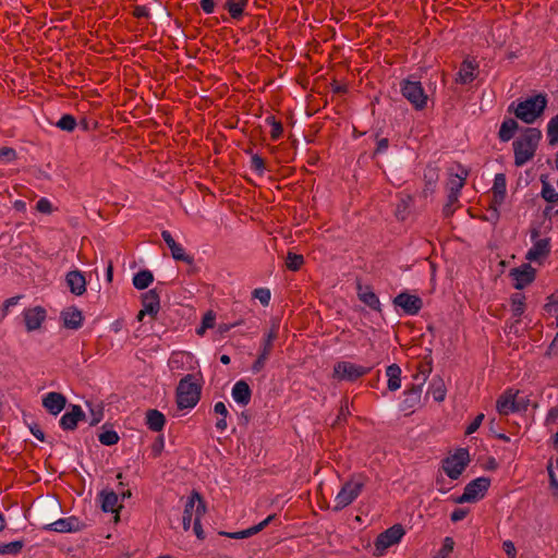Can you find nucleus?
Wrapping results in <instances>:
<instances>
[{
    "label": "nucleus",
    "instance_id": "61",
    "mask_svg": "<svg viewBox=\"0 0 558 558\" xmlns=\"http://www.w3.org/2000/svg\"><path fill=\"white\" fill-rule=\"evenodd\" d=\"M16 158L15 149L11 147L0 148V159L14 160Z\"/></svg>",
    "mask_w": 558,
    "mask_h": 558
},
{
    "label": "nucleus",
    "instance_id": "13",
    "mask_svg": "<svg viewBox=\"0 0 558 558\" xmlns=\"http://www.w3.org/2000/svg\"><path fill=\"white\" fill-rule=\"evenodd\" d=\"M518 390L507 389L497 398L496 410L500 415L507 416L511 413L526 410V404L521 405L520 401H518Z\"/></svg>",
    "mask_w": 558,
    "mask_h": 558
},
{
    "label": "nucleus",
    "instance_id": "56",
    "mask_svg": "<svg viewBox=\"0 0 558 558\" xmlns=\"http://www.w3.org/2000/svg\"><path fill=\"white\" fill-rule=\"evenodd\" d=\"M548 476H549V485L554 489V494L558 497V480L553 470V463L549 462L547 465Z\"/></svg>",
    "mask_w": 558,
    "mask_h": 558
},
{
    "label": "nucleus",
    "instance_id": "57",
    "mask_svg": "<svg viewBox=\"0 0 558 558\" xmlns=\"http://www.w3.org/2000/svg\"><path fill=\"white\" fill-rule=\"evenodd\" d=\"M468 514H469V509L456 508L451 512L450 519L452 522H459V521L463 520Z\"/></svg>",
    "mask_w": 558,
    "mask_h": 558
},
{
    "label": "nucleus",
    "instance_id": "32",
    "mask_svg": "<svg viewBox=\"0 0 558 558\" xmlns=\"http://www.w3.org/2000/svg\"><path fill=\"white\" fill-rule=\"evenodd\" d=\"M460 172L456 174H450L448 182V191L457 194H461V190L465 185L466 179L469 177V170L462 166H459Z\"/></svg>",
    "mask_w": 558,
    "mask_h": 558
},
{
    "label": "nucleus",
    "instance_id": "44",
    "mask_svg": "<svg viewBox=\"0 0 558 558\" xmlns=\"http://www.w3.org/2000/svg\"><path fill=\"white\" fill-rule=\"evenodd\" d=\"M547 138L550 146L558 144V113L547 124Z\"/></svg>",
    "mask_w": 558,
    "mask_h": 558
},
{
    "label": "nucleus",
    "instance_id": "40",
    "mask_svg": "<svg viewBox=\"0 0 558 558\" xmlns=\"http://www.w3.org/2000/svg\"><path fill=\"white\" fill-rule=\"evenodd\" d=\"M266 123L271 126L270 138L272 141H278L283 134V125L282 122L277 120L274 114L266 117Z\"/></svg>",
    "mask_w": 558,
    "mask_h": 558
},
{
    "label": "nucleus",
    "instance_id": "15",
    "mask_svg": "<svg viewBox=\"0 0 558 558\" xmlns=\"http://www.w3.org/2000/svg\"><path fill=\"white\" fill-rule=\"evenodd\" d=\"M393 304L403 310L408 315H416L423 307V301L420 296L401 292L393 299Z\"/></svg>",
    "mask_w": 558,
    "mask_h": 558
},
{
    "label": "nucleus",
    "instance_id": "36",
    "mask_svg": "<svg viewBox=\"0 0 558 558\" xmlns=\"http://www.w3.org/2000/svg\"><path fill=\"white\" fill-rule=\"evenodd\" d=\"M519 124L518 122L512 118H507L502 121L498 137L501 142H509L515 134V131L518 130Z\"/></svg>",
    "mask_w": 558,
    "mask_h": 558
},
{
    "label": "nucleus",
    "instance_id": "30",
    "mask_svg": "<svg viewBox=\"0 0 558 558\" xmlns=\"http://www.w3.org/2000/svg\"><path fill=\"white\" fill-rule=\"evenodd\" d=\"M510 307L512 317L515 318V323H520L521 316L526 308V296L524 293L515 292L510 296Z\"/></svg>",
    "mask_w": 558,
    "mask_h": 558
},
{
    "label": "nucleus",
    "instance_id": "39",
    "mask_svg": "<svg viewBox=\"0 0 558 558\" xmlns=\"http://www.w3.org/2000/svg\"><path fill=\"white\" fill-rule=\"evenodd\" d=\"M412 203L413 197L411 195H407L399 201L395 210V216L398 220L404 221L407 219Z\"/></svg>",
    "mask_w": 558,
    "mask_h": 558
},
{
    "label": "nucleus",
    "instance_id": "31",
    "mask_svg": "<svg viewBox=\"0 0 558 558\" xmlns=\"http://www.w3.org/2000/svg\"><path fill=\"white\" fill-rule=\"evenodd\" d=\"M101 509L104 512H118L121 506L118 505V495L113 490H101L99 494Z\"/></svg>",
    "mask_w": 558,
    "mask_h": 558
},
{
    "label": "nucleus",
    "instance_id": "43",
    "mask_svg": "<svg viewBox=\"0 0 558 558\" xmlns=\"http://www.w3.org/2000/svg\"><path fill=\"white\" fill-rule=\"evenodd\" d=\"M56 126L65 132H73L77 126V121L74 116L65 113L56 122Z\"/></svg>",
    "mask_w": 558,
    "mask_h": 558
},
{
    "label": "nucleus",
    "instance_id": "9",
    "mask_svg": "<svg viewBox=\"0 0 558 558\" xmlns=\"http://www.w3.org/2000/svg\"><path fill=\"white\" fill-rule=\"evenodd\" d=\"M404 534L405 530L400 523H396L384 532L379 533L374 542L377 556L383 555L389 547L398 544Z\"/></svg>",
    "mask_w": 558,
    "mask_h": 558
},
{
    "label": "nucleus",
    "instance_id": "41",
    "mask_svg": "<svg viewBox=\"0 0 558 558\" xmlns=\"http://www.w3.org/2000/svg\"><path fill=\"white\" fill-rule=\"evenodd\" d=\"M305 259L301 254H295L293 252H288L286 257V267L291 271H298L304 265Z\"/></svg>",
    "mask_w": 558,
    "mask_h": 558
},
{
    "label": "nucleus",
    "instance_id": "23",
    "mask_svg": "<svg viewBox=\"0 0 558 558\" xmlns=\"http://www.w3.org/2000/svg\"><path fill=\"white\" fill-rule=\"evenodd\" d=\"M275 519H276V514L275 513L274 514H269L265 520H263L258 524L253 525V526H251L248 529H245V530H242V531H238V532H231V533L223 532L221 534L227 536V537H229V538H233V539L247 538V537H251V536L257 534L258 532L263 531Z\"/></svg>",
    "mask_w": 558,
    "mask_h": 558
},
{
    "label": "nucleus",
    "instance_id": "26",
    "mask_svg": "<svg viewBox=\"0 0 558 558\" xmlns=\"http://www.w3.org/2000/svg\"><path fill=\"white\" fill-rule=\"evenodd\" d=\"M142 305L148 315L156 318L160 310V298L156 289H151L142 294Z\"/></svg>",
    "mask_w": 558,
    "mask_h": 558
},
{
    "label": "nucleus",
    "instance_id": "1",
    "mask_svg": "<svg viewBox=\"0 0 558 558\" xmlns=\"http://www.w3.org/2000/svg\"><path fill=\"white\" fill-rule=\"evenodd\" d=\"M203 376L201 372L187 374L180 379L175 389V402L180 410L193 409L201 400Z\"/></svg>",
    "mask_w": 558,
    "mask_h": 558
},
{
    "label": "nucleus",
    "instance_id": "16",
    "mask_svg": "<svg viewBox=\"0 0 558 558\" xmlns=\"http://www.w3.org/2000/svg\"><path fill=\"white\" fill-rule=\"evenodd\" d=\"M85 524L78 518L72 515L59 519L45 526V530L58 533H73L83 530Z\"/></svg>",
    "mask_w": 558,
    "mask_h": 558
},
{
    "label": "nucleus",
    "instance_id": "34",
    "mask_svg": "<svg viewBox=\"0 0 558 558\" xmlns=\"http://www.w3.org/2000/svg\"><path fill=\"white\" fill-rule=\"evenodd\" d=\"M401 367L396 363L387 366L386 375L388 377V390L396 391L401 387Z\"/></svg>",
    "mask_w": 558,
    "mask_h": 558
},
{
    "label": "nucleus",
    "instance_id": "59",
    "mask_svg": "<svg viewBox=\"0 0 558 558\" xmlns=\"http://www.w3.org/2000/svg\"><path fill=\"white\" fill-rule=\"evenodd\" d=\"M216 315L213 311H208L204 314L202 318V324L207 328H213L215 326Z\"/></svg>",
    "mask_w": 558,
    "mask_h": 558
},
{
    "label": "nucleus",
    "instance_id": "6",
    "mask_svg": "<svg viewBox=\"0 0 558 558\" xmlns=\"http://www.w3.org/2000/svg\"><path fill=\"white\" fill-rule=\"evenodd\" d=\"M470 463V453L466 448H458L452 456L441 461V468L448 477L458 480Z\"/></svg>",
    "mask_w": 558,
    "mask_h": 558
},
{
    "label": "nucleus",
    "instance_id": "29",
    "mask_svg": "<svg viewBox=\"0 0 558 558\" xmlns=\"http://www.w3.org/2000/svg\"><path fill=\"white\" fill-rule=\"evenodd\" d=\"M424 189H423V196L428 197L429 195L434 194L436 190V184L439 180V172L437 168L428 167L424 171Z\"/></svg>",
    "mask_w": 558,
    "mask_h": 558
},
{
    "label": "nucleus",
    "instance_id": "27",
    "mask_svg": "<svg viewBox=\"0 0 558 558\" xmlns=\"http://www.w3.org/2000/svg\"><path fill=\"white\" fill-rule=\"evenodd\" d=\"M232 398L241 405H247L252 399V390L245 380H239L234 384L232 391Z\"/></svg>",
    "mask_w": 558,
    "mask_h": 558
},
{
    "label": "nucleus",
    "instance_id": "37",
    "mask_svg": "<svg viewBox=\"0 0 558 558\" xmlns=\"http://www.w3.org/2000/svg\"><path fill=\"white\" fill-rule=\"evenodd\" d=\"M446 393H447V389H446V386L441 378L433 380L429 384L427 395H430L435 401H437V402L444 401L446 398Z\"/></svg>",
    "mask_w": 558,
    "mask_h": 558
},
{
    "label": "nucleus",
    "instance_id": "12",
    "mask_svg": "<svg viewBox=\"0 0 558 558\" xmlns=\"http://www.w3.org/2000/svg\"><path fill=\"white\" fill-rule=\"evenodd\" d=\"M541 232L538 229H531V240L533 246L527 251L525 258L530 262H539L550 254V238H539Z\"/></svg>",
    "mask_w": 558,
    "mask_h": 558
},
{
    "label": "nucleus",
    "instance_id": "25",
    "mask_svg": "<svg viewBox=\"0 0 558 558\" xmlns=\"http://www.w3.org/2000/svg\"><path fill=\"white\" fill-rule=\"evenodd\" d=\"M61 319L65 328L76 330L83 325L84 317L78 308L71 306L61 312Z\"/></svg>",
    "mask_w": 558,
    "mask_h": 558
},
{
    "label": "nucleus",
    "instance_id": "11",
    "mask_svg": "<svg viewBox=\"0 0 558 558\" xmlns=\"http://www.w3.org/2000/svg\"><path fill=\"white\" fill-rule=\"evenodd\" d=\"M196 502H197V505H196V509H195V518H202L206 512V502H205L203 496L201 495V493L197 492L196 489H193L191 492L190 496L187 497V500L184 506V511H183V517H182V525H183L184 531H189L191 527L192 515H193V511H194Z\"/></svg>",
    "mask_w": 558,
    "mask_h": 558
},
{
    "label": "nucleus",
    "instance_id": "17",
    "mask_svg": "<svg viewBox=\"0 0 558 558\" xmlns=\"http://www.w3.org/2000/svg\"><path fill=\"white\" fill-rule=\"evenodd\" d=\"M478 75V63L476 60L465 58L459 69V72L456 77V83L458 84H470L472 83Z\"/></svg>",
    "mask_w": 558,
    "mask_h": 558
},
{
    "label": "nucleus",
    "instance_id": "18",
    "mask_svg": "<svg viewBox=\"0 0 558 558\" xmlns=\"http://www.w3.org/2000/svg\"><path fill=\"white\" fill-rule=\"evenodd\" d=\"M47 317V312L43 306H35L25 308L23 312V318L27 331H34L41 327V324Z\"/></svg>",
    "mask_w": 558,
    "mask_h": 558
},
{
    "label": "nucleus",
    "instance_id": "42",
    "mask_svg": "<svg viewBox=\"0 0 558 558\" xmlns=\"http://www.w3.org/2000/svg\"><path fill=\"white\" fill-rule=\"evenodd\" d=\"M24 541H14L7 544H0V555H19L24 548Z\"/></svg>",
    "mask_w": 558,
    "mask_h": 558
},
{
    "label": "nucleus",
    "instance_id": "7",
    "mask_svg": "<svg viewBox=\"0 0 558 558\" xmlns=\"http://www.w3.org/2000/svg\"><path fill=\"white\" fill-rule=\"evenodd\" d=\"M507 195V178L505 173H497L492 187V199L488 210L492 211V220L496 223L499 220V207L504 204Z\"/></svg>",
    "mask_w": 558,
    "mask_h": 558
},
{
    "label": "nucleus",
    "instance_id": "64",
    "mask_svg": "<svg viewBox=\"0 0 558 558\" xmlns=\"http://www.w3.org/2000/svg\"><path fill=\"white\" fill-rule=\"evenodd\" d=\"M272 349H274V343L263 339L259 354L269 357L272 352Z\"/></svg>",
    "mask_w": 558,
    "mask_h": 558
},
{
    "label": "nucleus",
    "instance_id": "54",
    "mask_svg": "<svg viewBox=\"0 0 558 558\" xmlns=\"http://www.w3.org/2000/svg\"><path fill=\"white\" fill-rule=\"evenodd\" d=\"M544 308L548 313L553 311L555 313H558V291H556L548 298V303L545 304Z\"/></svg>",
    "mask_w": 558,
    "mask_h": 558
},
{
    "label": "nucleus",
    "instance_id": "62",
    "mask_svg": "<svg viewBox=\"0 0 558 558\" xmlns=\"http://www.w3.org/2000/svg\"><path fill=\"white\" fill-rule=\"evenodd\" d=\"M20 299H21V296H20V295H16V296H12V298L7 299V300L3 302V305H2V316H7V315H8V312H9V308H10L11 306L16 305Z\"/></svg>",
    "mask_w": 558,
    "mask_h": 558
},
{
    "label": "nucleus",
    "instance_id": "48",
    "mask_svg": "<svg viewBox=\"0 0 558 558\" xmlns=\"http://www.w3.org/2000/svg\"><path fill=\"white\" fill-rule=\"evenodd\" d=\"M251 169L262 175L266 170V162L258 154H253L251 158Z\"/></svg>",
    "mask_w": 558,
    "mask_h": 558
},
{
    "label": "nucleus",
    "instance_id": "19",
    "mask_svg": "<svg viewBox=\"0 0 558 558\" xmlns=\"http://www.w3.org/2000/svg\"><path fill=\"white\" fill-rule=\"evenodd\" d=\"M86 418L85 412L77 404H71L70 410L65 412L60 418V427L65 430H74L80 421Z\"/></svg>",
    "mask_w": 558,
    "mask_h": 558
},
{
    "label": "nucleus",
    "instance_id": "45",
    "mask_svg": "<svg viewBox=\"0 0 558 558\" xmlns=\"http://www.w3.org/2000/svg\"><path fill=\"white\" fill-rule=\"evenodd\" d=\"M541 196L548 203L558 204V193L556 190L545 180H542Z\"/></svg>",
    "mask_w": 558,
    "mask_h": 558
},
{
    "label": "nucleus",
    "instance_id": "35",
    "mask_svg": "<svg viewBox=\"0 0 558 558\" xmlns=\"http://www.w3.org/2000/svg\"><path fill=\"white\" fill-rule=\"evenodd\" d=\"M422 386L423 384H412L410 387H408L404 391V404L408 409H412L415 405H417L421 401V395H422Z\"/></svg>",
    "mask_w": 558,
    "mask_h": 558
},
{
    "label": "nucleus",
    "instance_id": "3",
    "mask_svg": "<svg viewBox=\"0 0 558 558\" xmlns=\"http://www.w3.org/2000/svg\"><path fill=\"white\" fill-rule=\"evenodd\" d=\"M547 106V98L545 94H537L529 97L525 100L519 101L514 108V102L509 106V111L514 112L515 117L521 121L530 124L539 118Z\"/></svg>",
    "mask_w": 558,
    "mask_h": 558
},
{
    "label": "nucleus",
    "instance_id": "33",
    "mask_svg": "<svg viewBox=\"0 0 558 558\" xmlns=\"http://www.w3.org/2000/svg\"><path fill=\"white\" fill-rule=\"evenodd\" d=\"M146 425L153 432H161L166 425V417L160 411L150 409L146 412Z\"/></svg>",
    "mask_w": 558,
    "mask_h": 558
},
{
    "label": "nucleus",
    "instance_id": "58",
    "mask_svg": "<svg viewBox=\"0 0 558 558\" xmlns=\"http://www.w3.org/2000/svg\"><path fill=\"white\" fill-rule=\"evenodd\" d=\"M163 445H165L163 436H158L151 446V452L155 458L160 456V453L163 449Z\"/></svg>",
    "mask_w": 558,
    "mask_h": 558
},
{
    "label": "nucleus",
    "instance_id": "22",
    "mask_svg": "<svg viewBox=\"0 0 558 558\" xmlns=\"http://www.w3.org/2000/svg\"><path fill=\"white\" fill-rule=\"evenodd\" d=\"M66 404V398L60 392H49L43 399L44 408L52 415H58Z\"/></svg>",
    "mask_w": 558,
    "mask_h": 558
},
{
    "label": "nucleus",
    "instance_id": "52",
    "mask_svg": "<svg viewBox=\"0 0 558 558\" xmlns=\"http://www.w3.org/2000/svg\"><path fill=\"white\" fill-rule=\"evenodd\" d=\"M376 148L374 150V155H379L385 153L389 147V140L386 137L379 138V134L377 133L376 136Z\"/></svg>",
    "mask_w": 558,
    "mask_h": 558
},
{
    "label": "nucleus",
    "instance_id": "63",
    "mask_svg": "<svg viewBox=\"0 0 558 558\" xmlns=\"http://www.w3.org/2000/svg\"><path fill=\"white\" fill-rule=\"evenodd\" d=\"M201 9L206 14H211L215 11V0H199Z\"/></svg>",
    "mask_w": 558,
    "mask_h": 558
},
{
    "label": "nucleus",
    "instance_id": "55",
    "mask_svg": "<svg viewBox=\"0 0 558 558\" xmlns=\"http://www.w3.org/2000/svg\"><path fill=\"white\" fill-rule=\"evenodd\" d=\"M36 209L39 211V213H43V214H51L52 211V205L50 203L49 199L45 198V197H41L37 203H36Z\"/></svg>",
    "mask_w": 558,
    "mask_h": 558
},
{
    "label": "nucleus",
    "instance_id": "49",
    "mask_svg": "<svg viewBox=\"0 0 558 558\" xmlns=\"http://www.w3.org/2000/svg\"><path fill=\"white\" fill-rule=\"evenodd\" d=\"M351 415L350 409H349V401L348 399H343L341 401V405L339 409V413L337 415L336 423L340 424L341 422L347 423L348 417Z\"/></svg>",
    "mask_w": 558,
    "mask_h": 558
},
{
    "label": "nucleus",
    "instance_id": "38",
    "mask_svg": "<svg viewBox=\"0 0 558 558\" xmlns=\"http://www.w3.org/2000/svg\"><path fill=\"white\" fill-rule=\"evenodd\" d=\"M154 281V275L150 270H141L133 277V286L138 290H144Z\"/></svg>",
    "mask_w": 558,
    "mask_h": 558
},
{
    "label": "nucleus",
    "instance_id": "53",
    "mask_svg": "<svg viewBox=\"0 0 558 558\" xmlns=\"http://www.w3.org/2000/svg\"><path fill=\"white\" fill-rule=\"evenodd\" d=\"M268 359L269 357H267L265 355L258 354L257 359L253 362V364L251 366V371L254 374L260 373L264 369Z\"/></svg>",
    "mask_w": 558,
    "mask_h": 558
},
{
    "label": "nucleus",
    "instance_id": "46",
    "mask_svg": "<svg viewBox=\"0 0 558 558\" xmlns=\"http://www.w3.org/2000/svg\"><path fill=\"white\" fill-rule=\"evenodd\" d=\"M98 439L105 446H113L118 444L120 437L116 430L109 429L100 433Z\"/></svg>",
    "mask_w": 558,
    "mask_h": 558
},
{
    "label": "nucleus",
    "instance_id": "47",
    "mask_svg": "<svg viewBox=\"0 0 558 558\" xmlns=\"http://www.w3.org/2000/svg\"><path fill=\"white\" fill-rule=\"evenodd\" d=\"M252 296L257 299L263 306H267L271 299V292L267 288H257L252 292Z\"/></svg>",
    "mask_w": 558,
    "mask_h": 558
},
{
    "label": "nucleus",
    "instance_id": "4",
    "mask_svg": "<svg viewBox=\"0 0 558 558\" xmlns=\"http://www.w3.org/2000/svg\"><path fill=\"white\" fill-rule=\"evenodd\" d=\"M367 476L363 473L353 474L335 498L332 511L339 512L350 506L363 492Z\"/></svg>",
    "mask_w": 558,
    "mask_h": 558
},
{
    "label": "nucleus",
    "instance_id": "10",
    "mask_svg": "<svg viewBox=\"0 0 558 558\" xmlns=\"http://www.w3.org/2000/svg\"><path fill=\"white\" fill-rule=\"evenodd\" d=\"M374 366H362L351 362L341 361L333 366V376L339 380L355 381L369 374Z\"/></svg>",
    "mask_w": 558,
    "mask_h": 558
},
{
    "label": "nucleus",
    "instance_id": "2",
    "mask_svg": "<svg viewBox=\"0 0 558 558\" xmlns=\"http://www.w3.org/2000/svg\"><path fill=\"white\" fill-rule=\"evenodd\" d=\"M542 140V132L536 128H526L512 143L514 154V165L517 167L524 166L527 161L533 159L537 150L539 141Z\"/></svg>",
    "mask_w": 558,
    "mask_h": 558
},
{
    "label": "nucleus",
    "instance_id": "51",
    "mask_svg": "<svg viewBox=\"0 0 558 558\" xmlns=\"http://www.w3.org/2000/svg\"><path fill=\"white\" fill-rule=\"evenodd\" d=\"M484 417L485 416L483 413L477 414L474 417V420L466 426L465 435H472L473 433H475L478 429V427L481 426Z\"/></svg>",
    "mask_w": 558,
    "mask_h": 558
},
{
    "label": "nucleus",
    "instance_id": "14",
    "mask_svg": "<svg viewBox=\"0 0 558 558\" xmlns=\"http://www.w3.org/2000/svg\"><path fill=\"white\" fill-rule=\"evenodd\" d=\"M513 279V288L522 290L531 284L536 278V269L531 264H522L520 267L512 268L509 274Z\"/></svg>",
    "mask_w": 558,
    "mask_h": 558
},
{
    "label": "nucleus",
    "instance_id": "28",
    "mask_svg": "<svg viewBox=\"0 0 558 558\" xmlns=\"http://www.w3.org/2000/svg\"><path fill=\"white\" fill-rule=\"evenodd\" d=\"M250 0H227L223 9L229 13L233 21H241Z\"/></svg>",
    "mask_w": 558,
    "mask_h": 558
},
{
    "label": "nucleus",
    "instance_id": "50",
    "mask_svg": "<svg viewBox=\"0 0 558 558\" xmlns=\"http://www.w3.org/2000/svg\"><path fill=\"white\" fill-rule=\"evenodd\" d=\"M132 15L135 19H150V11L146 5H134L132 10Z\"/></svg>",
    "mask_w": 558,
    "mask_h": 558
},
{
    "label": "nucleus",
    "instance_id": "8",
    "mask_svg": "<svg viewBox=\"0 0 558 558\" xmlns=\"http://www.w3.org/2000/svg\"><path fill=\"white\" fill-rule=\"evenodd\" d=\"M489 486V477H477L465 485L463 494L456 498L454 501L457 504L475 502L484 498Z\"/></svg>",
    "mask_w": 558,
    "mask_h": 558
},
{
    "label": "nucleus",
    "instance_id": "20",
    "mask_svg": "<svg viewBox=\"0 0 558 558\" xmlns=\"http://www.w3.org/2000/svg\"><path fill=\"white\" fill-rule=\"evenodd\" d=\"M161 238L171 251L173 259L184 262L187 265H192L194 263L193 256L185 253L184 248L174 241L173 236L168 230L161 231Z\"/></svg>",
    "mask_w": 558,
    "mask_h": 558
},
{
    "label": "nucleus",
    "instance_id": "5",
    "mask_svg": "<svg viewBox=\"0 0 558 558\" xmlns=\"http://www.w3.org/2000/svg\"><path fill=\"white\" fill-rule=\"evenodd\" d=\"M400 92L415 110L421 111L427 107L428 96L420 81L403 78L400 82Z\"/></svg>",
    "mask_w": 558,
    "mask_h": 558
},
{
    "label": "nucleus",
    "instance_id": "24",
    "mask_svg": "<svg viewBox=\"0 0 558 558\" xmlns=\"http://www.w3.org/2000/svg\"><path fill=\"white\" fill-rule=\"evenodd\" d=\"M66 284L74 295H83L86 292V279L82 271L71 270L65 276Z\"/></svg>",
    "mask_w": 558,
    "mask_h": 558
},
{
    "label": "nucleus",
    "instance_id": "21",
    "mask_svg": "<svg viewBox=\"0 0 558 558\" xmlns=\"http://www.w3.org/2000/svg\"><path fill=\"white\" fill-rule=\"evenodd\" d=\"M356 292L359 300L369 308L377 312L381 311L380 301L377 294L373 291L372 286H363L361 281H357Z\"/></svg>",
    "mask_w": 558,
    "mask_h": 558
},
{
    "label": "nucleus",
    "instance_id": "60",
    "mask_svg": "<svg viewBox=\"0 0 558 558\" xmlns=\"http://www.w3.org/2000/svg\"><path fill=\"white\" fill-rule=\"evenodd\" d=\"M502 549L506 553V555L508 556V558H515L517 557V549H515V546H514L513 542L505 541L502 543Z\"/></svg>",
    "mask_w": 558,
    "mask_h": 558
}]
</instances>
